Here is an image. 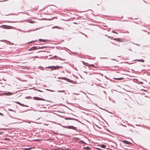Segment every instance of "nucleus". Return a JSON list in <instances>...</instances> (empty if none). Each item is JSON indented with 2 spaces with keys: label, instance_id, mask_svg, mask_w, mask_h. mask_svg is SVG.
<instances>
[{
  "label": "nucleus",
  "instance_id": "nucleus-14",
  "mask_svg": "<svg viewBox=\"0 0 150 150\" xmlns=\"http://www.w3.org/2000/svg\"><path fill=\"white\" fill-rule=\"evenodd\" d=\"M36 90L37 91H39L40 92H42V91H40V90H39L37 89V90Z\"/></svg>",
  "mask_w": 150,
  "mask_h": 150
},
{
  "label": "nucleus",
  "instance_id": "nucleus-10",
  "mask_svg": "<svg viewBox=\"0 0 150 150\" xmlns=\"http://www.w3.org/2000/svg\"><path fill=\"white\" fill-rule=\"evenodd\" d=\"M135 60L136 61V60ZM137 60L138 61H139V62H144V61L143 60H142V59Z\"/></svg>",
  "mask_w": 150,
  "mask_h": 150
},
{
  "label": "nucleus",
  "instance_id": "nucleus-2",
  "mask_svg": "<svg viewBox=\"0 0 150 150\" xmlns=\"http://www.w3.org/2000/svg\"><path fill=\"white\" fill-rule=\"evenodd\" d=\"M66 128L69 129H73L75 130L76 127L73 126H68L66 127Z\"/></svg>",
  "mask_w": 150,
  "mask_h": 150
},
{
  "label": "nucleus",
  "instance_id": "nucleus-17",
  "mask_svg": "<svg viewBox=\"0 0 150 150\" xmlns=\"http://www.w3.org/2000/svg\"><path fill=\"white\" fill-rule=\"evenodd\" d=\"M4 28L5 29H8L9 28H8L7 27L5 26V27Z\"/></svg>",
  "mask_w": 150,
  "mask_h": 150
},
{
  "label": "nucleus",
  "instance_id": "nucleus-3",
  "mask_svg": "<svg viewBox=\"0 0 150 150\" xmlns=\"http://www.w3.org/2000/svg\"><path fill=\"white\" fill-rule=\"evenodd\" d=\"M13 94V93L10 92H8L7 93H4V94L5 95L7 96H10L11 95Z\"/></svg>",
  "mask_w": 150,
  "mask_h": 150
},
{
  "label": "nucleus",
  "instance_id": "nucleus-5",
  "mask_svg": "<svg viewBox=\"0 0 150 150\" xmlns=\"http://www.w3.org/2000/svg\"><path fill=\"white\" fill-rule=\"evenodd\" d=\"M36 48L35 47H33L31 48L29 50H35Z\"/></svg>",
  "mask_w": 150,
  "mask_h": 150
},
{
  "label": "nucleus",
  "instance_id": "nucleus-8",
  "mask_svg": "<svg viewBox=\"0 0 150 150\" xmlns=\"http://www.w3.org/2000/svg\"><path fill=\"white\" fill-rule=\"evenodd\" d=\"M83 148L84 149H85L87 150L90 149L88 147H84Z\"/></svg>",
  "mask_w": 150,
  "mask_h": 150
},
{
  "label": "nucleus",
  "instance_id": "nucleus-22",
  "mask_svg": "<svg viewBox=\"0 0 150 150\" xmlns=\"http://www.w3.org/2000/svg\"><path fill=\"white\" fill-rule=\"evenodd\" d=\"M117 39H114V40H117Z\"/></svg>",
  "mask_w": 150,
  "mask_h": 150
},
{
  "label": "nucleus",
  "instance_id": "nucleus-9",
  "mask_svg": "<svg viewBox=\"0 0 150 150\" xmlns=\"http://www.w3.org/2000/svg\"><path fill=\"white\" fill-rule=\"evenodd\" d=\"M123 142L127 144H130V143L127 141H124Z\"/></svg>",
  "mask_w": 150,
  "mask_h": 150
},
{
  "label": "nucleus",
  "instance_id": "nucleus-4",
  "mask_svg": "<svg viewBox=\"0 0 150 150\" xmlns=\"http://www.w3.org/2000/svg\"><path fill=\"white\" fill-rule=\"evenodd\" d=\"M34 99L35 100H42V99L41 98L37 97H34Z\"/></svg>",
  "mask_w": 150,
  "mask_h": 150
},
{
  "label": "nucleus",
  "instance_id": "nucleus-13",
  "mask_svg": "<svg viewBox=\"0 0 150 150\" xmlns=\"http://www.w3.org/2000/svg\"><path fill=\"white\" fill-rule=\"evenodd\" d=\"M16 103H17L20 105H22V104H21L20 103H19V102H16Z\"/></svg>",
  "mask_w": 150,
  "mask_h": 150
},
{
  "label": "nucleus",
  "instance_id": "nucleus-20",
  "mask_svg": "<svg viewBox=\"0 0 150 150\" xmlns=\"http://www.w3.org/2000/svg\"><path fill=\"white\" fill-rule=\"evenodd\" d=\"M97 148L98 149H100V148H99V147Z\"/></svg>",
  "mask_w": 150,
  "mask_h": 150
},
{
  "label": "nucleus",
  "instance_id": "nucleus-21",
  "mask_svg": "<svg viewBox=\"0 0 150 150\" xmlns=\"http://www.w3.org/2000/svg\"><path fill=\"white\" fill-rule=\"evenodd\" d=\"M97 148L98 149H100V148H99V147Z\"/></svg>",
  "mask_w": 150,
  "mask_h": 150
},
{
  "label": "nucleus",
  "instance_id": "nucleus-16",
  "mask_svg": "<svg viewBox=\"0 0 150 150\" xmlns=\"http://www.w3.org/2000/svg\"><path fill=\"white\" fill-rule=\"evenodd\" d=\"M58 92H64V91H58Z\"/></svg>",
  "mask_w": 150,
  "mask_h": 150
},
{
  "label": "nucleus",
  "instance_id": "nucleus-6",
  "mask_svg": "<svg viewBox=\"0 0 150 150\" xmlns=\"http://www.w3.org/2000/svg\"><path fill=\"white\" fill-rule=\"evenodd\" d=\"M114 79H115L118 80H122L123 79V78H114Z\"/></svg>",
  "mask_w": 150,
  "mask_h": 150
},
{
  "label": "nucleus",
  "instance_id": "nucleus-23",
  "mask_svg": "<svg viewBox=\"0 0 150 150\" xmlns=\"http://www.w3.org/2000/svg\"><path fill=\"white\" fill-rule=\"evenodd\" d=\"M114 33H115V32H114Z\"/></svg>",
  "mask_w": 150,
  "mask_h": 150
},
{
  "label": "nucleus",
  "instance_id": "nucleus-18",
  "mask_svg": "<svg viewBox=\"0 0 150 150\" xmlns=\"http://www.w3.org/2000/svg\"><path fill=\"white\" fill-rule=\"evenodd\" d=\"M48 90V91H52V90Z\"/></svg>",
  "mask_w": 150,
  "mask_h": 150
},
{
  "label": "nucleus",
  "instance_id": "nucleus-19",
  "mask_svg": "<svg viewBox=\"0 0 150 150\" xmlns=\"http://www.w3.org/2000/svg\"><path fill=\"white\" fill-rule=\"evenodd\" d=\"M26 149V150H28L29 149H28V148H26V149Z\"/></svg>",
  "mask_w": 150,
  "mask_h": 150
},
{
  "label": "nucleus",
  "instance_id": "nucleus-15",
  "mask_svg": "<svg viewBox=\"0 0 150 150\" xmlns=\"http://www.w3.org/2000/svg\"><path fill=\"white\" fill-rule=\"evenodd\" d=\"M34 21H30V23H34Z\"/></svg>",
  "mask_w": 150,
  "mask_h": 150
},
{
  "label": "nucleus",
  "instance_id": "nucleus-7",
  "mask_svg": "<svg viewBox=\"0 0 150 150\" xmlns=\"http://www.w3.org/2000/svg\"><path fill=\"white\" fill-rule=\"evenodd\" d=\"M101 147L103 148H105V146L104 144H102L101 145Z\"/></svg>",
  "mask_w": 150,
  "mask_h": 150
},
{
  "label": "nucleus",
  "instance_id": "nucleus-11",
  "mask_svg": "<svg viewBox=\"0 0 150 150\" xmlns=\"http://www.w3.org/2000/svg\"><path fill=\"white\" fill-rule=\"evenodd\" d=\"M40 41H45V40L40 39L39 40Z\"/></svg>",
  "mask_w": 150,
  "mask_h": 150
},
{
  "label": "nucleus",
  "instance_id": "nucleus-25",
  "mask_svg": "<svg viewBox=\"0 0 150 150\" xmlns=\"http://www.w3.org/2000/svg\"><path fill=\"white\" fill-rule=\"evenodd\" d=\"M10 27L11 28H12V27H11V26H10Z\"/></svg>",
  "mask_w": 150,
  "mask_h": 150
},
{
  "label": "nucleus",
  "instance_id": "nucleus-24",
  "mask_svg": "<svg viewBox=\"0 0 150 150\" xmlns=\"http://www.w3.org/2000/svg\"><path fill=\"white\" fill-rule=\"evenodd\" d=\"M3 26L1 25V27H2Z\"/></svg>",
  "mask_w": 150,
  "mask_h": 150
},
{
  "label": "nucleus",
  "instance_id": "nucleus-1",
  "mask_svg": "<svg viewBox=\"0 0 150 150\" xmlns=\"http://www.w3.org/2000/svg\"><path fill=\"white\" fill-rule=\"evenodd\" d=\"M61 67L59 66H52V67H49L48 68H50L52 70H55L57 69H59L60 68H62Z\"/></svg>",
  "mask_w": 150,
  "mask_h": 150
},
{
  "label": "nucleus",
  "instance_id": "nucleus-12",
  "mask_svg": "<svg viewBox=\"0 0 150 150\" xmlns=\"http://www.w3.org/2000/svg\"><path fill=\"white\" fill-rule=\"evenodd\" d=\"M80 142L81 143H84V142L83 141H82V140H81V141H80Z\"/></svg>",
  "mask_w": 150,
  "mask_h": 150
}]
</instances>
